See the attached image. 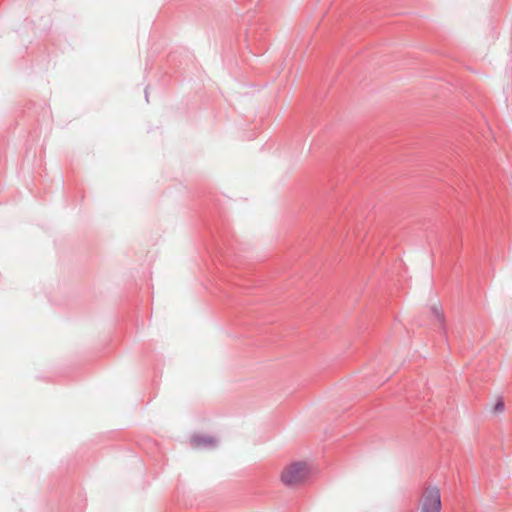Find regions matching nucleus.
I'll use <instances>...</instances> for the list:
<instances>
[{"mask_svg": "<svg viewBox=\"0 0 512 512\" xmlns=\"http://www.w3.org/2000/svg\"><path fill=\"white\" fill-rule=\"evenodd\" d=\"M309 475L310 468L306 462H293L283 469L281 481L285 486L293 487L305 482Z\"/></svg>", "mask_w": 512, "mask_h": 512, "instance_id": "1", "label": "nucleus"}, {"mask_svg": "<svg viewBox=\"0 0 512 512\" xmlns=\"http://www.w3.org/2000/svg\"><path fill=\"white\" fill-rule=\"evenodd\" d=\"M441 494L437 486L425 488L421 498V512H440Z\"/></svg>", "mask_w": 512, "mask_h": 512, "instance_id": "2", "label": "nucleus"}, {"mask_svg": "<svg viewBox=\"0 0 512 512\" xmlns=\"http://www.w3.org/2000/svg\"><path fill=\"white\" fill-rule=\"evenodd\" d=\"M191 444L195 448H214L217 445V439L209 435H193Z\"/></svg>", "mask_w": 512, "mask_h": 512, "instance_id": "3", "label": "nucleus"}, {"mask_svg": "<svg viewBox=\"0 0 512 512\" xmlns=\"http://www.w3.org/2000/svg\"><path fill=\"white\" fill-rule=\"evenodd\" d=\"M431 312L433 314V316L435 317V319L440 323L441 327H443L444 325V314H443V311L440 307L438 306H433L431 308Z\"/></svg>", "mask_w": 512, "mask_h": 512, "instance_id": "4", "label": "nucleus"}, {"mask_svg": "<svg viewBox=\"0 0 512 512\" xmlns=\"http://www.w3.org/2000/svg\"><path fill=\"white\" fill-rule=\"evenodd\" d=\"M505 409L504 401L500 398L497 400L495 406H494V412L501 413Z\"/></svg>", "mask_w": 512, "mask_h": 512, "instance_id": "5", "label": "nucleus"}, {"mask_svg": "<svg viewBox=\"0 0 512 512\" xmlns=\"http://www.w3.org/2000/svg\"><path fill=\"white\" fill-rule=\"evenodd\" d=\"M145 98H146V101L148 102V101H149V100H148L149 95H148V91H147V89L145 90Z\"/></svg>", "mask_w": 512, "mask_h": 512, "instance_id": "6", "label": "nucleus"}]
</instances>
